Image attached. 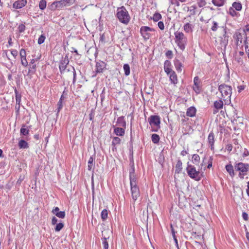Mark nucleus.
<instances>
[{
  "instance_id": "obj_52",
  "label": "nucleus",
  "mask_w": 249,
  "mask_h": 249,
  "mask_svg": "<svg viewBox=\"0 0 249 249\" xmlns=\"http://www.w3.org/2000/svg\"><path fill=\"white\" fill-rule=\"evenodd\" d=\"M235 60L237 61V62L240 64V65H242L243 63V59L241 57H235Z\"/></svg>"
},
{
  "instance_id": "obj_50",
  "label": "nucleus",
  "mask_w": 249,
  "mask_h": 249,
  "mask_svg": "<svg viewBox=\"0 0 249 249\" xmlns=\"http://www.w3.org/2000/svg\"><path fill=\"white\" fill-rule=\"evenodd\" d=\"M59 208L57 207H55L52 211V213L54 214H56V213H59Z\"/></svg>"
},
{
  "instance_id": "obj_19",
  "label": "nucleus",
  "mask_w": 249,
  "mask_h": 249,
  "mask_svg": "<svg viewBox=\"0 0 249 249\" xmlns=\"http://www.w3.org/2000/svg\"><path fill=\"white\" fill-rule=\"evenodd\" d=\"M193 26L192 25V24H190V23H186L184 25V27H183V28H184V30L186 32V33H190V32H192V31H193Z\"/></svg>"
},
{
  "instance_id": "obj_27",
  "label": "nucleus",
  "mask_w": 249,
  "mask_h": 249,
  "mask_svg": "<svg viewBox=\"0 0 249 249\" xmlns=\"http://www.w3.org/2000/svg\"><path fill=\"white\" fill-rule=\"evenodd\" d=\"M208 141H209V143L211 145L212 149L213 148V145L214 142V136H213V133H210L209 135V136H208Z\"/></svg>"
},
{
  "instance_id": "obj_18",
  "label": "nucleus",
  "mask_w": 249,
  "mask_h": 249,
  "mask_svg": "<svg viewBox=\"0 0 249 249\" xmlns=\"http://www.w3.org/2000/svg\"><path fill=\"white\" fill-rule=\"evenodd\" d=\"M68 62H66L65 60L63 62H61L60 64L59 65V69L61 73L62 72H65L66 71V69L68 68L69 66H67Z\"/></svg>"
},
{
  "instance_id": "obj_63",
  "label": "nucleus",
  "mask_w": 249,
  "mask_h": 249,
  "mask_svg": "<svg viewBox=\"0 0 249 249\" xmlns=\"http://www.w3.org/2000/svg\"><path fill=\"white\" fill-rule=\"evenodd\" d=\"M231 147H231V145H228V146H227V149H228V150H229V151H231Z\"/></svg>"
},
{
  "instance_id": "obj_15",
  "label": "nucleus",
  "mask_w": 249,
  "mask_h": 249,
  "mask_svg": "<svg viewBox=\"0 0 249 249\" xmlns=\"http://www.w3.org/2000/svg\"><path fill=\"white\" fill-rule=\"evenodd\" d=\"M114 132L117 136H123L124 134V129L119 127H114Z\"/></svg>"
},
{
  "instance_id": "obj_7",
  "label": "nucleus",
  "mask_w": 249,
  "mask_h": 249,
  "mask_svg": "<svg viewBox=\"0 0 249 249\" xmlns=\"http://www.w3.org/2000/svg\"><path fill=\"white\" fill-rule=\"evenodd\" d=\"M72 3L71 0H63L54 2L52 4V8L54 9H61L65 6H68L71 5Z\"/></svg>"
},
{
  "instance_id": "obj_16",
  "label": "nucleus",
  "mask_w": 249,
  "mask_h": 249,
  "mask_svg": "<svg viewBox=\"0 0 249 249\" xmlns=\"http://www.w3.org/2000/svg\"><path fill=\"white\" fill-rule=\"evenodd\" d=\"M196 113V109L194 107H189L187 111L186 114L188 116L192 117L195 116Z\"/></svg>"
},
{
  "instance_id": "obj_40",
  "label": "nucleus",
  "mask_w": 249,
  "mask_h": 249,
  "mask_svg": "<svg viewBox=\"0 0 249 249\" xmlns=\"http://www.w3.org/2000/svg\"><path fill=\"white\" fill-rule=\"evenodd\" d=\"M55 215L59 218H64L65 217V212L64 211H61L59 213H56Z\"/></svg>"
},
{
  "instance_id": "obj_38",
  "label": "nucleus",
  "mask_w": 249,
  "mask_h": 249,
  "mask_svg": "<svg viewBox=\"0 0 249 249\" xmlns=\"http://www.w3.org/2000/svg\"><path fill=\"white\" fill-rule=\"evenodd\" d=\"M161 18V15L159 13H156L153 15V19L155 21H158Z\"/></svg>"
},
{
  "instance_id": "obj_46",
  "label": "nucleus",
  "mask_w": 249,
  "mask_h": 249,
  "mask_svg": "<svg viewBox=\"0 0 249 249\" xmlns=\"http://www.w3.org/2000/svg\"><path fill=\"white\" fill-rule=\"evenodd\" d=\"M164 70H165V71L169 75L170 74L172 73V72H174V71H173L172 70V69H171L170 68H169V67H164Z\"/></svg>"
},
{
  "instance_id": "obj_1",
  "label": "nucleus",
  "mask_w": 249,
  "mask_h": 249,
  "mask_svg": "<svg viewBox=\"0 0 249 249\" xmlns=\"http://www.w3.org/2000/svg\"><path fill=\"white\" fill-rule=\"evenodd\" d=\"M129 178L132 198L136 200L140 196L139 187L137 186V178L135 176L134 168H133L129 173Z\"/></svg>"
},
{
  "instance_id": "obj_26",
  "label": "nucleus",
  "mask_w": 249,
  "mask_h": 249,
  "mask_svg": "<svg viewBox=\"0 0 249 249\" xmlns=\"http://www.w3.org/2000/svg\"><path fill=\"white\" fill-rule=\"evenodd\" d=\"M94 159L92 157H90L88 161V170L90 171L93 169L94 167V163H93Z\"/></svg>"
},
{
  "instance_id": "obj_45",
  "label": "nucleus",
  "mask_w": 249,
  "mask_h": 249,
  "mask_svg": "<svg viewBox=\"0 0 249 249\" xmlns=\"http://www.w3.org/2000/svg\"><path fill=\"white\" fill-rule=\"evenodd\" d=\"M165 55L166 56L169 58H172L173 57V53H172V51H168L166 53H165Z\"/></svg>"
},
{
  "instance_id": "obj_6",
  "label": "nucleus",
  "mask_w": 249,
  "mask_h": 249,
  "mask_svg": "<svg viewBox=\"0 0 249 249\" xmlns=\"http://www.w3.org/2000/svg\"><path fill=\"white\" fill-rule=\"evenodd\" d=\"M235 169L239 172V177L241 178H243L244 176L247 175V172L249 169V164L243 162H238L235 164Z\"/></svg>"
},
{
  "instance_id": "obj_39",
  "label": "nucleus",
  "mask_w": 249,
  "mask_h": 249,
  "mask_svg": "<svg viewBox=\"0 0 249 249\" xmlns=\"http://www.w3.org/2000/svg\"><path fill=\"white\" fill-rule=\"evenodd\" d=\"M236 36L237 44L239 45V42L240 43H241L242 42V39H243L242 35L241 34L239 33V34H237Z\"/></svg>"
},
{
  "instance_id": "obj_4",
  "label": "nucleus",
  "mask_w": 249,
  "mask_h": 249,
  "mask_svg": "<svg viewBox=\"0 0 249 249\" xmlns=\"http://www.w3.org/2000/svg\"><path fill=\"white\" fill-rule=\"evenodd\" d=\"M175 42L181 50H183L185 48L187 42L186 37L182 32L177 31L175 33Z\"/></svg>"
},
{
  "instance_id": "obj_36",
  "label": "nucleus",
  "mask_w": 249,
  "mask_h": 249,
  "mask_svg": "<svg viewBox=\"0 0 249 249\" xmlns=\"http://www.w3.org/2000/svg\"><path fill=\"white\" fill-rule=\"evenodd\" d=\"M107 215L108 212L107 210H103L101 212V218L103 219V220H105L107 218Z\"/></svg>"
},
{
  "instance_id": "obj_62",
  "label": "nucleus",
  "mask_w": 249,
  "mask_h": 249,
  "mask_svg": "<svg viewBox=\"0 0 249 249\" xmlns=\"http://www.w3.org/2000/svg\"><path fill=\"white\" fill-rule=\"evenodd\" d=\"M36 68V65L35 64H30V68L31 69H35Z\"/></svg>"
},
{
  "instance_id": "obj_54",
  "label": "nucleus",
  "mask_w": 249,
  "mask_h": 249,
  "mask_svg": "<svg viewBox=\"0 0 249 249\" xmlns=\"http://www.w3.org/2000/svg\"><path fill=\"white\" fill-rule=\"evenodd\" d=\"M170 63L168 60H166L164 62V67H168Z\"/></svg>"
},
{
  "instance_id": "obj_60",
  "label": "nucleus",
  "mask_w": 249,
  "mask_h": 249,
  "mask_svg": "<svg viewBox=\"0 0 249 249\" xmlns=\"http://www.w3.org/2000/svg\"><path fill=\"white\" fill-rule=\"evenodd\" d=\"M171 231H172V235H174V234H175V231L173 228V226L172 225L171 226Z\"/></svg>"
},
{
  "instance_id": "obj_37",
  "label": "nucleus",
  "mask_w": 249,
  "mask_h": 249,
  "mask_svg": "<svg viewBox=\"0 0 249 249\" xmlns=\"http://www.w3.org/2000/svg\"><path fill=\"white\" fill-rule=\"evenodd\" d=\"M46 7V1L41 0L39 2V7L41 10H44Z\"/></svg>"
},
{
  "instance_id": "obj_23",
  "label": "nucleus",
  "mask_w": 249,
  "mask_h": 249,
  "mask_svg": "<svg viewBox=\"0 0 249 249\" xmlns=\"http://www.w3.org/2000/svg\"><path fill=\"white\" fill-rule=\"evenodd\" d=\"M18 146L20 148H27L28 144L25 141L21 140L18 142Z\"/></svg>"
},
{
  "instance_id": "obj_59",
  "label": "nucleus",
  "mask_w": 249,
  "mask_h": 249,
  "mask_svg": "<svg viewBox=\"0 0 249 249\" xmlns=\"http://www.w3.org/2000/svg\"><path fill=\"white\" fill-rule=\"evenodd\" d=\"M198 80V78L197 77H195L194 78V83H195V84L196 85V82Z\"/></svg>"
},
{
  "instance_id": "obj_33",
  "label": "nucleus",
  "mask_w": 249,
  "mask_h": 249,
  "mask_svg": "<svg viewBox=\"0 0 249 249\" xmlns=\"http://www.w3.org/2000/svg\"><path fill=\"white\" fill-rule=\"evenodd\" d=\"M124 70L125 72V75L126 76H128L130 74V67L128 64H125L124 65L123 67Z\"/></svg>"
},
{
  "instance_id": "obj_55",
  "label": "nucleus",
  "mask_w": 249,
  "mask_h": 249,
  "mask_svg": "<svg viewBox=\"0 0 249 249\" xmlns=\"http://www.w3.org/2000/svg\"><path fill=\"white\" fill-rule=\"evenodd\" d=\"M229 12L231 15L232 16H233V13H235V11L232 8H230L229 10Z\"/></svg>"
},
{
  "instance_id": "obj_30",
  "label": "nucleus",
  "mask_w": 249,
  "mask_h": 249,
  "mask_svg": "<svg viewBox=\"0 0 249 249\" xmlns=\"http://www.w3.org/2000/svg\"><path fill=\"white\" fill-rule=\"evenodd\" d=\"M232 7L237 11H240L242 9V4L239 2H234L232 4Z\"/></svg>"
},
{
  "instance_id": "obj_58",
  "label": "nucleus",
  "mask_w": 249,
  "mask_h": 249,
  "mask_svg": "<svg viewBox=\"0 0 249 249\" xmlns=\"http://www.w3.org/2000/svg\"><path fill=\"white\" fill-rule=\"evenodd\" d=\"M212 166V161H209V163H208V165L207 166V167L208 168H210Z\"/></svg>"
},
{
  "instance_id": "obj_41",
  "label": "nucleus",
  "mask_w": 249,
  "mask_h": 249,
  "mask_svg": "<svg viewBox=\"0 0 249 249\" xmlns=\"http://www.w3.org/2000/svg\"><path fill=\"white\" fill-rule=\"evenodd\" d=\"M213 3L217 6H221L224 4V2L223 0L217 1L216 0H212Z\"/></svg>"
},
{
  "instance_id": "obj_24",
  "label": "nucleus",
  "mask_w": 249,
  "mask_h": 249,
  "mask_svg": "<svg viewBox=\"0 0 249 249\" xmlns=\"http://www.w3.org/2000/svg\"><path fill=\"white\" fill-rule=\"evenodd\" d=\"M65 97L64 96V95H62L60 99H59V101H58V103H57V106H58V107H57V113L60 111V110L61 109V108H62V107H63V105H62V102H63V100L64 99Z\"/></svg>"
},
{
  "instance_id": "obj_57",
  "label": "nucleus",
  "mask_w": 249,
  "mask_h": 249,
  "mask_svg": "<svg viewBox=\"0 0 249 249\" xmlns=\"http://www.w3.org/2000/svg\"><path fill=\"white\" fill-rule=\"evenodd\" d=\"M24 25H21L19 26V31L20 32H22L24 31Z\"/></svg>"
},
{
  "instance_id": "obj_47",
  "label": "nucleus",
  "mask_w": 249,
  "mask_h": 249,
  "mask_svg": "<svg viewBox=\"0 0 249 249\" xmlns=\"http://www.w3.org/2000/svg\"><path fill=\"white\" fill-rule=\"evenodd\" d=\"M158 25L159 28L160 30H162L164 29V24L162 21L159 22L158 23Z\"/></svg>"
},
{
  "instance_id": "obj_32",
  "label": "nucleus",
  "mask_w": 249,
  "mask_h": 249,
  "mask_svg": "<svg viewBox=\"0 0 249 249\" xmlns=\"http://www.w3.org/2000/svg\"><path fill=\"white\" fill-rule=\"evenodd\" d=\"M64 226V224L62 222H60L57 224L55 226V227L54 228L55 231L57 232L60 231L63 229Z\"/></svg>"
},
{
  "instance_id": "obj_35",
  "label": "nucleus",
  "mask_w": 249,
  "mask_h": 249,
  "mask_svg": "<svg viewBox=\"0 0 249 249\" xmlns=\"http://www.w3.org/2000/svg\"><path fill=\"white\" fill-rule=\"evenodd\" d=\"M25 126L23 125L20 129V133L24 136H26L29 134V129L25 127Z\"/></svg>"
},
{
  "instance_id": "obj_20",
  "label": "nucleus",
  "mask_w": 249,
  "mask_h": 249,
  "mask_svg": "<svg viewBox=\"0 0 249 249\" xmlns=\"http://www.w3.org/2000/svg\"><path fill=\"white\" fill-rule=\"evenodd\" d=\"M227 171L230 174L231 176L233 177L234 175L233 168L232 165L229 164L226 166Z\"/></svg>"
},
{
  "instance_id": "obj_49",
  "label": "nucleus",
  "mask_w": 249,
  "mask_h": 249,
  "mask_svg": "<svg viewBox=\"0 0 249 249\" xmlns=\"http://www.w3.org/2000/svg\"><path fill=\"white\" fill-rule=\"evenodd\" d=\"M11 53L15 58L18 55V52L16 50H12L11 51Z\"/></svg>"
},
{
  "instance_id": "obj_8",
  "label": "nucleus",
  "mask_w": 249,
  "mask_h": 249,
  "mask_svg": "<svg viewBox=\"0 0 249 249\" xmlns=\"http://www.w3.org/2000/svg\"><path fill=\"white\" fill-rule=\"evenodd\" d=\"M154 31V29L147 26H142L140 29V33L145 40H147L150 38V32Z\"/></svg>"
},
{
  "instance_id": "obj_3",
  "label": "nucleus",
  "mask_w": 249,
  "mask_h": 249,
  "mask_svg": "<svg viewBox=\"0 0 249 249\" xmlns=\"http://www.w3.org/2000/svg\"><path fill=\"white\" fill-rule=\"evenodd\" d=\"M117 17L119 21L124 24H127L130 20V16L126 9L121 7L117 9Z\"/></svg>"
},
{
  "instance_id": "obj_44",
  "label": "nucleus",
  "mask_w": 249,
  "mask_h": 249,
  "mask_svg": "<svg viewBox=\"0 0 249 249\" xmlns=\"http://www.w3.org/2000/svg\"><path fill=\"white\" fill-rule=\"evenodd\" d=\"M206 3L205 0H197V4L200 7L204 6Z\"/></svg>"
},
{
  "instance_id": "obj_34",
  "label": "nucleus",
  "mask_w": 249,
  "mask_h": 249,
  "mask_svg": "<svg viewBox=\"0 0 249 249\" xmlns=\"http://www.w3.org/2000/svg\"><path fill=\"white\" fill-rule=\"evenodd\" d=\"M175 66L178 71H181L182 65L178 60H177L175 61Z\"/></svg>"
},
{
  "instance_id": "obj_43",
  "label": "nucleus",
  "mask_w": 249,
  "mask_h": 249,
  "mask_svg": "<svg viewBox=\"0 0 249 249\" xmlns=\"http://www.w3.org/2000/svg\"><path fill=\"white\" fill-rule=\"evenodd\" d=\"M194 238L196 239L195 241V243L196 244H199V242L198 241V240H200L201 239V236L198 235H196V233H195L194 235H193Z\"/></svg>"
},
{
  "instance_id": "obj_12",
  "label": "nucleus",
  "mask_w": 249,
  "mask_h": 249,
  "mask_svg": "<svg viewBox=\"0 0 249 249\" xmlns=\"http://www.w3.org/2000/svg\"><path fill=\"white\" fill-rule=\"evenodd\" d=\"M106 64L103 61H98L96 64V71L97 72H103V70L106 68Z\"/></svg>"
},
{
  "instance_id": "obj_9",
  "label": "nucleus",
  "mask_w": 249,
  "mask_h": 249,
  "mask_svg": "<svg viewBox=\"0 0 249 249\" xmlns=\"http://www.w3.org/2000/svg\"><path fill=\"white\" fill-rule=\"evenodd\" d=\"M61 74H64L65 76H73V83H74L75 82V77H76V72L74 68L70 66L68 68L66 69V71L65 72H62Z\"/></svg>"
},
{
  "instance_id": "obj_17",
  "label": "nucleus",
  "mask_w": 249,
  "mask_h": 249,
  "mask_svg": "<svg viewBox=\"0 0 249 249\" xmlns=\"http://www.w3.org/2000/svg\"><path fill=\"white\" fill-rule=\"evenodd\" d=\"M121 142V140L120 138H119L117 137H115L113 138L112 142V149L113 150H114V149H116V148L115 147V146L117 144H120Z\"/></svg>"
},
{
  "instance_id": "obj_48",
  "label": "nucleus",
  "mask_w": 249,
  "mask_h": 249,
  "mask_svg": "<svg viewBox=\"0 0 249 249\" xmlns=\"http://www.w3.org/2000/svg\"><path fill=\"white\" fill-rule=\"evenodd\" d=\"M217 26H218V24H217V22L214 21L213 23V25L212 27V30L213 31H216V30L217 29Z\"/></svg>"
},
{
  "instance_id": "obj_61",
  "label": "nucleus",
  "mask_w": 249,
  "mask_h": 249,
  "mask_svg": "<svg viewBox=\"0 0 249 249\" xmlns=\"http://www.w3.org/2000/svg\"><path fill=\"white\" fill-rule=\"evenodd\" d=\"M244 54V53L243 52H242V51H240L239 52V55L240 56H243Z\"/></svg>"
},
{
  "instance_id": "obj_64",
  "label": "nucleus",
  "mask_w": 249,
  "mask_h": 249,
  "mask_svg": "<svg viewBox=\"0 0 249 249\" xmlns=\"http://www.w3.org/2000/svg\"><path fill=\"white\" fill-rule=\"evenodd\" d=\"M182 165V162L180 161H178L177 164V166H180Z\"/></svg>"
},
{
  "instance_id": "obj_21",
  "label": "nucleus",
  "mask_w": 249,
  "mask_h": 249,
  "mask_svg": "<svg viewBox=\"0 0 249 249\" xmlns=\"http://www.w3.org/2000/svg\"><path fill=\"white\" fill-rule=\"evenodd\" d=\"M169 76L170 80L171 81L172 83L173 84H176L177 83L178 79L177 75L176 74L175 72L174 71L172 72V73L170 74Z\"/></svg>"
},
{
  "instance_id": "obj_25",
  "label": "nucleus",
  "mask_w": 249,
  "mask_h": 249,
  "mask_svg": "<svg viewBox=\"0 0 249 249\" xmlns=\"http://www.w3.org/2000/svg\"><path fill=\"white\" fill-rule=\"evenodd\" d=\"M223 105V101L221 100L216 101L214 103V106L217 109H221L222 108Z\"/></svg>"
},
{
  "instance_id": "obj_22",
  "label": "nucleus",
  "mask_w": 249,
  "mask_h": 249,
  "mask_svg": "<svg viewBox=\"0 0 249 249\" xmlns=\"http://www.w3.org/2000/svg\"><path fill=\"white\" fill-rule=\"evenodd\" d=\"M116 125L119 126H125V122L124 121L123 117H120L118 118Z\"/></svg>"
},
{
  "instance_id": "obj_10",
  "label": "nucleus",
  "mask_w": 249,
  "mask_h": 249,
  "mask_svg": "<svg viewBox=\"0 0 249 249\" xmlns=\"http://www.w3.org/2000/svg\"><path fill=\"white\" fill-rule=\"evenodd\" d=\"M149 122L151 125L159 126L160 123V118L158 116H151L149 118Z\"/></svg>"
},
{
  "instance_id": "obj_14",
  "label": "nucleus",
  "mask_w": 249,
  "mask_h": 249,
  "mask_svg": "<svg viewBox=\"0 0 249 249\" xmlns=\"http://www.w3.org/2000/svg\"><path fill=\"white\" fill-rule=\"evenodd\" d=\"M16 93V108L19 109L20 107V103L21 102V95L18 92L16 89H15Z\"/></svg>"
},
{
  "instance_id": "obj_42",
  "label": "nucleus",
  "mask_w": 249,
  "mask_h": 249,
  "mask_svg": "<svg viewBox=\"0 0 249 249\" xmlns=\"http://www.w3.org/2000/svg\"><path fill=\"white\" fill-rule=\"evenodd\" d=\"M45 39V36L43 35H41L38 39V43L39 44H42L44 42Z\"/></svg>"
},
{
  "instance_id": "obj_31",
  "label": "nucleus",
  "mask_w": 249,
  "mask_h": 249,
  "mask_svg": "<svg viewBox=\"0 0 249 249\" xmlns=\"http://www.w3.org/2000/svg\"><path fill=\"white\" fill-rule=\"evenodd\" d=\"M151 139L154 143H157L159 142L160 137L158 135L153 134L151 136Z\"/></svg>"
},
{
  "instance_id": "obj_13",
  "label": "nucleus",
  "mask_w": 249,
  "mask_h": 249,
  "mask_svg": "<svg viewBox=\"0 0 249 249\" xmlns=\"http://www.w3.org/2000/svg\"><path fill=\"white\" fill-rule=\"evenodd\" d=\"M20 55L22 65L26 67L28 65V62L26 58V52L24 49H21L20 51Z\"/></svg>"
},
{
  "instance_id": "obj_5",
  "label": "nucleus",
  "mask_w": 249,
  "mask_h": 249,
  "mask_svg": "<svg viewBox=\"0 0 249 249\" xmlns=\"http://www.w3.org/2000/svg\"><path fill=\"white\" fill-rule=\"evenodd\" d=\"M188 176L195 180L199 181L202 177V174L199 171H196V168L192 165H188L186 168Z\"/></svg>"
},
{
  "instance_id": "obj_29",
  "label": "nucleus",
  "mask_w": 249,
  "mask_h": 249,
  "mask_svg": "<svg viewBox=\"0 0 249 249\" xmlns=\"http://www.w3.org/2000/svg\"><path fill=\"white\" fill-rule=\"evenodd\" d=\"M200 160V157L198 155L194 154L192 157L193 162L195 164H197Z\"/></svg>"
},
{
  "instance_id": "obj_2",
  "label": "nucleus",
  "mask_w": 249,
  "mask_h": 249,
  "mask_svg": "<svg viewBox=\"0 0 249 249\" xmlns=\"http://www.w3.org/2000/svg\"><path fill=\"white\" fill-rule=\"evenodd\" d=\"M218 90L221 94V99L228 102L231 101L232 93L231 87L226 84H221L218 87Z\"/></svg>"
},
{
  "instance_id": "obj_28",
  "label": "nucleus",
  "mask_w": 249,
  "mask_h": 249,
  "mask_svg": "<svg viewBox=\"0 0 249 249\" xmlns=\"http://www.w3.org/2000/svg\"><path fill=\"white\" fill-rule=\"evenodd\" d=\"M107 238H109V237H108L107 238L104 237L103 238H102V244L104 249H108V243L107 241Z\"/></svg>"
},
{
  "instance_id": "obj_11",
  "label": "nucleus",
  "mask_w": 249,
  "mask_h": 249,
  "mask_svg": "<svg viewBox=\"0 0 249 249\" xmlns=\"http://www.w3.org/2000/svg\"><path fill=\"white\" fill-rule=\"evenodd\" d=\"M27 3L26 0H18L16 1L13 4V7L16 9H20L24 7Z\"/></svg>"
},
{
  "instance_id": "obj_51",
  "label": "nucleus",
  "mask_w": 249,
  "mask_h": 249,
  "mask_svg": "<svg viewBox=\"0 0 249 249\" xmlns=\"http://www.w3.org/2000/svg\"><path fill=\"white\" fill-rule=\"evenodd\" d=\"M57 219L55 217L53 216L52 219V224L54 225L57 224Z\"/></svg>"
},
{
  "instance_id": "obj_56",
  "label": "nucleus",
  "mask_w": 249,
  "mask_h": 249,
  "mask_svg": "<svg viewBox=\"0 0 249 249\" xmlns=\"http://www.w3.org/2000/svg\"><path fill=\"white\" fill-rule=\"evenodd\" d=\"M187 154H188V152L186 150H183L181 152V155L183 156H185Z\"/></svg>"
},
{
  "instance_id": "obj_53",
  "label": "nucleus",
  "mask_w": 249,
  "mask_h": 249,
  "mask_svg": "<svg viewBox=\"0 0 249 249\" xmlns=\"http://www.w3.org/2000/svg\"><path fill=\"white\" fill-rule=\"evenodd\" d=\"M243 218L245 220H248V214L246 213H243L242 214Z\"/></svg>"
}]
</instances>
